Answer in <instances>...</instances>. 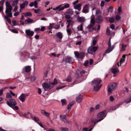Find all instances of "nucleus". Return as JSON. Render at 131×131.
<instances>
[{
	"instance_id": "f257e3e1",
	"label": "nucleus",
	"mask_w": 131,
	"mask_h": 131,
	"mask_svg": "<svg viewBox=\"0 0 131 131\" xmlns=\"http://www.w3.org/2000/svg\"><path fill=\"white\" fill-rule=\"evenodd\" d=\"M94 15H92L91 17V24L89 25L88 27L89 29H91L92 30H99L100 27V25H96L95 24V21L94 18H93Z\"/></svg>"
},
{
	"instance_id": "f03ea898",
	"label": "nucleus",
	"mask_w": 131,
	"mask_h": 131,
	"mask_svg": "<svg viewBox=\"0 0 131 131\" xmlns=\"http://www.w3.org/2000/svg\"><path fill=\"white\" fill-rule=\"evenodd\" d=\"M101 80L98 79H94L92 82V84L94 87L93 90L95 91H98L99 90L102 85L100 84Z\"/></svg>"
},
{
	"instance_id": "7ed1b4c3",
	"label": "nucleus",
	"mask_w": 131,
	"mask_h": 131,
	"mask_svg": "<svg viewBox=\"0 0 131 131\" xmlns=\"http://www.w3.org/2000/svg\"><path fill=\"white\" fill-rule=\"evenodd\" d=\"M6 10L5 13L7 17H11L12 16V7L10 4L8 2H6Z\"/></svg>"
},
{
	"instance_id": "20e7f679",
	"label": "nucleus",
	"mask_w": 131,
	"mask_h": 131,
	"mask_svg": "<svg viewBox=\"0 0 131 131\" xmlns=\"http://www.w3.org/2000/svg\"><path fill=\"white\" fill-rule=\"evenodd\" d=\"M57 83V80L54 79V82L53 83L49 82L48 84L47 83H44L42 84V87L46 91V89H51L52 88L53 86L56 84Z\"/></svg>"
},
{
	"instance_id": "39448f33",
	"label": "nucleus",
	"mask_w": 131,
	"mask_h": 131,
	"mask_svg": "<svg viewBox=\"0 0 131 131\" xmlns=\"http://www.w3.org/2000/svg\"><path fill=\"white\" fill-rule=\"evenodd\" d=\"M117 83H111L108 85V91L109 93H110L112 91L114 90L117 86Z\"/></svg>"
},
{
	"instance_id": "423d86ee",
	"label": "nucleus",
	"mask_w": 131,
	"mask_h": 131,
	"mask_svg": "<svg viewBox=\"0 0 131 131\" xmlns=\"http://www.w3.org/2000/svg\"><path fill=\"white\" fill-rule=\"evenodd\" d=\"M111 38H110L108 42V47L107 49L106 50L105 52V53H109L111 52L112 51L115 47V46L114 45H113L112 46H111Z\"/></svg>"
},
{
	"instance_id": "0eeeda50",
	"label": "nucleus",
	"mask_w": 131,
	"mask_h": 131,
	"mask_svg": "<svg viewBox=\"0 0 131 131\" xmlns=\"http://www.w3.org/2000/svg\"><path fill=\"white\" fill-rule=\"evenodd\" d=\"M97 49V46L93 47L91 46L89 47L88 50V53L93 54L96 51Z\"/></svg>"
},
{
	"instance_id": "6e6552de",
	"label": "nucleus",
	"mask_w": 131,
	"mask_h": 131,
	"mask_svg": "<svg viewBox=\"0 0 131 131\" xmlns=\"http://www.w3.org/2000/svg\"><path fill=\"white\" fill-rule=\"evenodd\" d=\"M74 54L75 57L77 59H81L84 57L85 53L84 52H81L79 53L78 52L74 51Z\"/></svg>"
},
{
	"instance_id": "1a4fd4ad",
	"label": "nucleus",
	"mask_w": 131,
	"mask_h": 131,
	"mask_svg": "<svg viewBox=\"0 0 131 131\" xmlns=\"http://www.w3.org/2000/svg\"><path fill=\"white\" fill-rule=\"evenodd\" d=\"M91 7V6L89 4H85L82 9L83 12L85 13H88L89 8Z\"/></svg>"
},
{
	"instance_id": "9d476101",
	"label": "nucleus",
	"mask_w": 131,
	"mask_h": 131,
	"mask_svg": "<svg viewBox=\"0 0 131 131\" xmlns=\"http://www.w3.org/2000/svg\"><path fill=\"white\" fill-rule=\"evenodd\" d=\"M131 102V97L129 99H128L127 100L123 102H122L119 104L116 105V106L113 107L112 108V109L113 110H115L117 108H118L121 105H122L124 103L126 104H128L130 102Z\"/></svg>"
},
{
	"instance_id": "9b49d317",
	"label": "nucleus",
	"mask_w": 131,
	"mask_h": 131,
	"mask_svg": "<svg viewBox=\"0 0 131 131\" xmlns=\"http://www.w3.org/2000/svg\"><path fill=\"white\" fill-rule=\"evenodd\" d=\"M28 96V95L27 94L22 93L19 97V98L21 101L23 102L25 101L26 98Z\"/></svg>"
},
{
	"instance_id": "f8f14e48",
	"label": "nucleus",
	"mask_w": 131,
	"mask_h": 131,
	"mask_svg": "<svg viewBox=\"0 0 131 131\" xmlns=\"http://www.w3.org/2000/svg\"><path fill=\"white\" fill-rule=\"evenodd\" d=\"M25 33L27 36H28L30 38H31V37L34 34V32L31 31L30 29H27L25 30Z\"/></svg>"
},
{
	"instance_id": "ddd939ff",
	"label": "nucleus",
	"mask_w": 131,
	"mask_h": 131,
	"mask_svg": "<svg viewBox=\"0 0 131 131\" xmlns=\"http://www.w3.org/2000/svg\"><path fill=\"white\" fill-rule=\"evenodd\" d=\"M105 112L106 111H104L99 113L98 114V117L104 119L106 116V115H105Z\"/></svg>"
},
{
	"instance_id": "4468645a",
	"label": "nucleus",
	"mask_w": 131,
	"mask_h": 131,
	"mask_svg": "<svg viewBox=\"0 0 131 131\" xmlns=\"http://www.w3.org/2000/svg\"><path fill=\"white\" fill-rule=\"evenodd\" d=\"M60 117L61 120L66 124L69 123V122L67 121L66 118V116L65 115H61L60 116Z\"/></svg>"
},
{
	"instance_id": "2eb2a0df",
	"label": "nucleus",
	"mask_w": 131,
	"mask_h": 131,
	"mask_svg": "<svg viewBox=\"0 0 131 131\" xmlns=\"http://www.w3.org/2000/svg\"><path fill=\"white\" fill-rule=\"evenodd\" d=\"M7 105L9 107L12 108L14 110H18L19 109L18 107L17 106H13V105H11L9 101H7L6 102Z\"/></svg>"
},
{
	"instance_id": "dca6fc26",
	"label": "nucleus",
	"mask_w": 131,
	"mask_h": 131,
	"mask_svg": "<svg viewBox=\"0 0 131 131\" xmlns=\"http://www.w3.org/2000/svg\"><path fill=\"white\" fill-rule=\"evenodd\" d=\"M82 5V4H78L74 6V8L75 9L78 10L79 11H80L81 9V7Z\"/></svg>"
},
{
	"instance_id": "f3484780",
	"label": "nucleus",
	"mask_w": 131,
	"mask_h": 131,
	"mask_svg": "<svg viewBox=\"0 0 131 131\" xmlns=\"http://www.w3.org/2000/svg\"><path fill=\"white\" fill-rule=\"evenodd\" d=\"M29 5L31 7H32L33 6H34L35 8H37L38 7V3L36 1H35L34 2H32L31 3L29 4Z\"/></svg>"
},
{
	"instance_id": "a211bd4d",
	"label": "nucleus",
	"mask_w": 131,
	"mask_h": 131,
	"mask_svg": "<svg viewBox=\"0 0 131 131\" xmlns=\"http://www.w3.org/2000/svg\"><path fill=\"white\" fill-rule=\"evenodd\" d=\"M126 55L124 54L122 58L121 59L119 62L120 66H121L122 64L124 62L125 60V58Z\"/></svg>"
},
{
	"instance_id": "6ab92c4d",
	"label": "nucleus",
	"mask_w": 131,
	"mask_h": 131,
	"mask_svg": "<svg viewBox=\"0 0 131 131\" xmlns=\"http://www.w3.org/2000/svg\"><path fill=\"white\" fill-rule=\"evenodd\" d=\"M65 61L67 62L70 63H72L73 61V59L69 57H67L66 58Z\"/></svg>"
},
{
	"instance_id": "aec40b11",
	"label": "nucleus",
	"mask_w": 131,
	"mask_h": 131,
	"mask_svg": "<svg viewBox=\"0 0 131 131\" xmlns=\"http://www.w3.org/2000/svg\"><path fill=\"white\" fill-rule=\"evenodd\" d=\"M9 101V102L10 104L12 106L16 105L17 104L15 100L13 99H10Z\"/></svg>"
},
{
	"instance_id": "412c9836",
	"label": "nucleus",
	"mask_w": 131,
	"mask_h": 131,
	"mask_svg": "<svg viewBox=\"0 0 131 131\" xmlns=\"http://www.w3.org/2000/svg\"><path fill=\"white\" fill-rule=\"evenodd\" d=\"M112 72V73L115 74L117 72H118L119 70L116 67H114L112 68L111 69Z\"/></svg>"
},
{
	"instance_id": "4be33fe9",
	"label": "nucleus",
	"mask_w": 131,
	"mask_h": 131,
	"mask_svg": "<svg viewBox=\"0 0 131 131\" xmlns=\"http://www.w3.org/2000/svg\"><path fill=\"white\" fill-rule=\"evenodd\" d=\"M70 7L69 5L67 4H65L64 6L61 7L59 9V11H61L63 10L64 8H69Z\"/></svg>"
},
{
	"instance_id": "5701e85b",
	"label": "nucleus",
	"mask_w": 131,
	"mask_h": 131,
	"mask_svg": "<svg viewBox=\"0 0 131 131\" xmlns=\"http://www.w3.org/2000/svg\"><path fill=\"white\" fill-rule=\"evenodd\" d=\"M56 35L60 39H61L62 38L63 34L61 32H58L56 34Z\"/></svg>"
},
{
	"instance_id": "b1692460",
	"label": "nucleus",
	"mask_w": 131,
	"mask_h": 131,
	"mask_svg": "<svg viewBox=\"0 0 131 131\" xmlns=\"http://www.w3.org/2000/svg\"><path fill=\"white\" fill-rule=\"evenodd\" d=\"M96 21L97 22L99 23L102 21V18L101 15L96 16Z\"/></svg>"
},
{
	"instance_id": "393cba45",
	"label": "nucleus",
	"mask_w": 131,
	"mask_h": 131,
	"mask_svg": "<svg viewBox=\"0 0 131 131\" xmlns=\"http://www.w3.org/2000/svg\"><path fill=\"white\" fill-rule=\"evenodd\" d=\"M82 96L80 95L77 97L76 101L78 102H80L82 101Z\"/></svg>"
},
{
	"instance_id": "a878e982",
	"label": "nucleus",
	"mask_w": 131,
	"mask_h": 131,
	"mask_svg": "<svg viewBox=\"0 0 131 131\" xmlns=\"http://www.w3.org/2000/svg\"><path fill=\"white\" fill-rule=\"evenodd\" d=\"M78 20L81 22H83L85 20V18L84 17H79L78 18Z\"/></svg>"
},
{
	"instance_id": "bb28decb",
	"label": "nucleus",
	"mask_w": 131,
	"mask_h": 131,
	"mask_svg": "<svg viewBox=\"0 0 131 131\" xmlns=\"http://www.w3.org/2000/svg\"><path fill=\"white\" fill-rule=\"evenodd\" d=\"M25 71L26 72H29L31 70V67L30 66H26L24 68Z\"/></svg>"
},
{
	"instance_id": "cd10ccee",
	"label": "nucleus",
	"mask_w": 131,
	"mask_h": 131,
	"mask_svg": "<svg viewBox=\"0 0 131 131\" xmlns=\"http://www.w3.org/2000/svg\"><path fill=\"white\" fill-rule=\"evenodd\" d=\"M25 22L27 23V24H28L29 23H34L33 20L30 18H28L27 19L25 20Z\"/></svg>"
},
{
	"instance_id": "c85d7f7f",
	"label": "nucleus",
	"mask_w": 131,
	"mask_h": 131,
	"mask_svg": "<svg viewBox=\"0 0 131 131\" xmlns=\"http://www.w3.org/2000/svg\"><path fill=\"white\" fill-rule=\"evenodd\" d=\"M73 11L71 9H68L66 12V14H68L70 15H72L73 14Z\"/></svg>"
},
{
	"instance_id": "c756f323",
	"label": "nucleus",
	"mask_w": 131,
	"mask_h": 131,
	"mask_svg": "<svg viewBox=\"0 0 131 131\" xmlns=\"http://www.w3.org/2000/svg\"><path fill=\"white\" fill-rule=\"evenodd\" d=\"M96 16H98L101 15V12L99 9H96Z\"/></svg>"
},
{
	"instance_id": "7c9ffc66",
	"label": "nucleus",
	"mask_w": 131,
	"mask_h": 131,
	"mask_svg": "<svg viewBox=\"0 0 131 131\" xmlns=\"http://www.w3.org/2000/svg\"><path fill=\"white\" fill-rule=\"evenodd\" d=\"M63 5L62 4L60 5L57 6L56 7L53 8V9L54 10H56L58 9L59 10V9L60 7L62 6Z\"/></svg>"
},
{
	"instance_id": "2f4dec72",
	"label": "nucleus",
	"mask_w": 131,
	"mask_h": 131,
	"mask_svg": "<svg viewBox=\"0 0 131 131\" xmlns=\"http://www.w3.org/2000/svg\"><path fill=\"white\" fill-rule=\"evenodd\" d=\"M127 46V45H125L124 44L122 45V47L121 48L122 51H125L126 50L125 48Z\"/></svg>"
},
{
	"instance_id": "473e14b6",
	"label": "nucleus",
	"mask_w": 131,
	"mask_h": 131,
	"mask_svg": "<svg viewBox=\"0 0 131 131\" xmlns=\"http://www.w3.org/2000/svg\"><path fill=\"white\" fill-rule=\"evenodd\" d=\"M18 2V0H16L14 1L13 3L12 4V5L13 6H16Z\"/></svg>"
},
{
	"instance_id": "72a5a7b5",
	"label": "nucleus",
	"mask_w": 131,
	"mask_h": 131,
	"mask_svg": "<svg viewBox=\"0 0 131 131\" xmlns=\"http://www.w3.org/2000/svg\"><path fill=\"white\" fill-rule=\"evenodd\" d=\"M74 103L73 102H72L70 103L68 106L67 109L68 110H69L72 106L74 104Z\"/></svg>"
},
{
	"instance_id": "f704fd0d",
	"label": "nucleus",
	"mask_w": 131,
	"mask_h": 131,
	"mask_svg": "<svg viewBox=\"0 0 131 131\" xmlns=\"http://www.w3.org/2000/svg\"><path fill=\"white\" fill-rule=\"evenodd\" d=\"M33 10H34V12L36 14L40 13L41 12V10L39 9H34Z\"/></svg>"
},
{
	"instance_id": "c9c22d12",
	"label": "nucleus",
	"mask_w": 131,
	"mask_h": 131,
	"mask_svg": "<svg viewBox=\"0 0 131 131\" xmlns=\"http://www.w3.org/2000/svg\"><path fill=\"white\" fill-rule=\"evenodd\" d=\"M67 31L69 36L72 33V31L70 29H67Z\"/></svg>"
},
{
	"instance_id": "e433bc0d",
	"label": "nucleus",
	"mask_w": 131,
	"mask_h": 131,
	"mask_svg": "<svg viewBox=\"0 0 131 131\" xmlns=\"http://www.w3.org/2000/svg\"><path fill=\"white\" fill-rule=\"evenodd\" d=\"M62 105L64 106L66 104V101L65 99H62L61 100Z\"/></svg>"
},
{
	"instance_id": "4c0bfd02",
	"label": "nucleus",
	"mask_w": 131,
	"mask_h": 131,
	"mask_svg": "<svg viewBox=\"0 0 131 131\" xmlns=\"http://www.w3.org/2000/svg\"><path fill=\"white\" fill-rule=\"evenodd\" d=\"M96 37H94L92 38L93 39V41H92V44H93V45L94 46L95 45L96 43V40H94V38H96Z\"/></svg>"
},
{
	"instance_id": "58836bf2",
	"label": "nucleus",
	"mask_w": 131,
	"mask_h": 131,
	"mask_svg": "<svg viewBox=\"0 0 131 131\" xmlns=\"http://www.w3.org/2000/svg\"><path fill=\"white\" fill-rule=\"evenodd\" d=\"M10 30L11 31H12V32L14 33H16V34H17L18 33V31L17 30H16L15 29H10Z\"/></svg>"
},
{
	"instance_id": "ea45409f",
	"label": "nucleus",
	"mask_w": 131,
	"mask_h": 131,
	"mask_svg": "<svg viewBox=\"0 0 131 131\" xmlns=\"http://www.w3.org/2000/svg\"><path fill=\"white\" fill-rule=\"evenodd\" d=\"M61 129L62 131H68V129L67 127H61Z\"/></svg>"
},
{
	"instance_id": "a19ab883",
	"label": "nucleus",
	"mask_w": 131,
	"mask_h": 131,
	"mask_svg": "<svg viewBox=\"0 0 131 131\" xmlns=\"http://www.w3.org/2000/svg\"><path fill=\"white\" fill-rule=\"evenodd\" d=\"M71 77L70 76H68L67 79L66 80V81L67 82H70L71 81Z\"/></svg>"
},
{
	"instance_id": "79ce46f5",
	"label": "nucleus",
	"mask_w": 131,
	"mask_h": 131,
	"mask_svg": "<svg viewBox=\"0 0 131 131\" xmlns=\"http://www.w3.org/2000/svg\"><path fill=\"white\" fill-rule=\"evenodd\" d=\"M26 16H31L32 14L31 13L28 12L24 14Z\"/></svg>"
},
{
	"instance_id": "37998d69",
	"label": "nucleus",
	"mask_w": 131,
	"mask_h": 131,
	"mask_svg": "<svg viewBox=\"0 0 131 131\" xmlns=\"http://www.w3.org/2000/svg\"><path fill=\"white\" fill-rule=\"evenodd\" d=\"M6 97L7 98H11L12 96L10 93H7L6 94Z\"/></svg>"
},
{
	"instance_id": "c03bdc74",
	"label": "nucleus",
	"mask_w": 131,
	"mask_h": 131,
	"mask_svg": "<svg viewBox=\"0 0 131 131\" xmlns=\"http://www.w3.org/2000/svg\"><path fill=\"white\" fill-rule=\"evenodd\" d=\"M114 21V19L113 17H111L109 19V21L111 23H113Z\"/></svg>"
},
{
	"instance_id": "a18cd8bd",
	"label": "nucleus",
	"mask_w": 131,
	"mask_h": 131,
	"mask_svg": "<svg viewBox=\"0 0 131 131\" xmlns=\"http://www.w3.org/2000/svg\"><path fill=\"white\" fill-rule=\"evenodd\" d=\"M53 25L50 24L48 27V29L49 30H51L52 28Z\"/></svg>"
},
{
	"instance_id": "49530a36",
	"label": "nucleus",
	"mask_w": 131,
	"mask_h": 131,
	"mask_svg": "<svg viewBox=\"0 0 131 131\" xmlns=\"http://www.w3.org/2000/svg\"><path fill=\"white\" fill-rule=\"evenodd\" d=\"M78 0H76L74 1L73 3L72 4L74 6L76 5L77 4V3H78Z\"/></svg>"
},
{
	"instance_id": "de8ad7c7",
	"label": "nucleus",
	"mask_w": 131,
	"mask_h": 131,
	"mask_svg": "<svg viewBox=\"0 0 131 131\" xmlns=\"http://www.w3.org/2000/svg\"><path fill=\"white\" fill-rule=\"evenodd\" d=\"M73 23H74V22L71 20H70L69 21L68 23L69 24H70V25L72 26L73 25Z\"/></svg>"
},
{
	"instance_id": "09e8293b",
	"label": "nucleus",
	"mask_w": 131,
	"mask_h": 131,
	"mask_svg": "<svg viewBox=\"0 0 131 131\" xmlns=\"http://www.w3.org/2000/svg\"><path fill=\"white\" fill-rule=\"evenodd\" d=\"M26 115H27V114L26 113H24V114L21 113L19 114V116H23V117H25L26 116Z\"/></svg>"
},
{
	"instance_id": "8fccbe9b",
	"label": "nucleus",
	"mask_w": 131,
	"mask_h": 131,
	"mask_svg": "<svg viewBox=\"0 0 131 131\" xmlns=\"http://www.w3.org/2000/svg\"><path fill=\"white\" fill-rule=\"evenodd\" d=\"M60 28V25H56L53 28L56 29H58Z\"/></svg>"
},
{
	"instance_id": "3c124183",
	"label": "nucleus",
	"mask_w": 131,
	"mask_h": 131,
	"mask_svg": "<svg viewBox=\"0 0 131 131\" xmlns=\"http://www.w3.org/2000/svg\"><path fill=\"white\" fill-rule=\"evenodd\" d=\"M65 18L67 19L70 18V15L68 14H66L65 16Z\"/></svg>"
},
{
	"instance_id": "603ef678",
	"label": "nucleus",
	"mask_w": 131,
	"mask_h": 131,
	"mask_svg": "<svg viewBox=\"0 0 131 131\" xmlns=\"http://www.w3.org/2000/svg\"><path fill=\"white\" fill-rule=\"evenodd\" d=\"M23 4L25 6H27L28 5V2L27 1H25L24 2Z\"/></svg>"
},
{
	"instance_id": "864d4df0",
	"label": "nucleus",
	"mask_w": 131,
	"mask_h": 131,
	"mask_svg": "<svg viewBox=\"0 0 131 131\" xmlns=\"http://www.w3.org/2000/svg\"><path fill=\"white\" fill-rule=\"evenodd\" d=\"M25 6L22 3V4H20V8L23 9L25 8Z\"/></svg>"
},
{
	"instance_id": "5fc2aeb1",
	"label": "nucleus",
	"mask_w": 131,
	"mask_h": 131,
	"mask_svg": "<svg viewBox=\"0 0 131 131\" xmlns=\"http://www.w3.org/2000/svg\"><path fill=\"white\" fill-rule=\"evenodd\" d=\"M106 33L108 35H110V31L108 28H107L106 29Z\"/></svg>"
},
{
	"instance_id": "6e6d98bb",
	"label": "nucleus",
	"mask_w": 131,
	"mask_h": 131,
	"mask_svg": "<svg viewBox=\"0 0 131 131\" xmlns=\"http://www.w3.org/2000/svg\"><path fill=\"white\" fill-rule=\"evenodd\" d=\"M12 23L13 24V25L14 26H15L16 25V22L15 20H13Z\"/></svg>"
},
{
	"instance_id": "4d7b16f0",
	"label": "nucleus",
	"mask_w": 131,
	"mask_h": 131,
	"mask_svg": "<svg viewBox=\"0 0 131 131\" xmlns=\"http://www.w3.org/2000/svg\"><path fill=\"white\" fill-rule=\"evenodd\" d=\"M19 14V12H15L14 14V16H17Z\"/></svg>"
},
{
	"instance_id": "13d9d810",
	"label": "nucleus",
	"mask_w": 131,
	"mask_h": 131,
	"mask_svg": "<svg viewBox=\"0 0 131 131\" xmlns=\"http://www.w3.org/2000/svg\"><path fill=\"white\" fill-rule=\"evenodd\" d=\"M33 119L34 121L37 122V121L39 120L38 118L37 117H34V118H33Z\"/></svg>"
},
{
	"instance_id": "bf43d9fd",
	"label": "nucleus",
	"mask_w": 131,
	"mask_h": 131,
	"mask_svg": "<svg viewBox=\"0 0 131 131\" xmlns=\"http://www.w3.org/2000/svg\"><path fill=\"white\" fill-rule=\"evenodd\" d=\"M64 86H60L59 87H57L56 88V89L57 90H58L59 89H62L63 88H64Z\"/></svg>"
},
{
	"instance_id": "052dcab7",
	"label": "nucleus",
	"mask_w": 131,
	"mask_h": 131,
	"mask_svg": "<svg viewBox=\"0 0 131 131\" xmlns=\"http://www.w3.org/2000/svg\"><path fill=\"white\" fill-rule=\"evenodd\" d=\"M108 9H109L111 10L110 11L111 12V13L113 11V7L112 6H110Z\"/></svg>"
},
{
	"instance_id": "680f3d73",
	"label": "nucleus",
	"mask_w": 131,
	"mask_h": 131,
	"mask_svg": "<svg viewBox=\"0 0 131 131\" xmlns=\"http://www.w3.org/2000/svg\"><path fill=\"white\" fill-rule=\"evenodd\" d=\"M41 114L43 115L44 116V114H45V113H46V112L43 110H41Z\"/></svg>"
},
{
	"instance_id": "e2e57ef3",
	"label": "nucleus",
	"mask_w": 131,
	"mask_h": 131,
	"mask_svg": "<svg viewBox=\"0 0 131 131\" xmlns=\"http://www.w3.org/2000/svg\"><path fill=\"white\" fill-rule=\"evenodd\" d=\"M120 16L118 15H116V20H119L120 18Z\"/></svg>"
},
{
	"instance_id": "0e129e2a",
	"label": "nucleus",
	"mask_w": 131,
	"mask_h": 131,
	"mask_svg": "<svg viewBox=\"0 0 131 131\" xmlns=\"http://www.w3.org/2000/svg\"><path fill=\"white\" fill-rule=\"evenodd\" d=\"M110 28L112 29H114L115 28V27L114 25L112 24L110 26Z\"/></svg>"
},
{
	"instance_id": "69168bd1",
	"label": "nucleus",
	"mask_w": 131,
	"mask_h": 131,
	"mask_svg": "<svg viewBox=\"0 0 131 131\" xmlns=\"http://www.w3.org/2000/svg\"><path fill=\"white\" fill-rule=\"evenodd\" d=\"M105 2L104 1H102L101 2V7L103 6L104 5Z\"/></svg>"
},
{
	"instance_id": "338daca9",
	"label": "nucleus",
	"mask_w": 131,
	"mask_h": 131,
	"mask_svg": "<svg viewBox=\"0 0 131 131\" xmlns=\"http://www.w3.org/2000/svg\"><path fill=\"white\" fill-rule=\"evenodd\" d=\"M81 41H78L76 43V45H80L81 44Z\"/></svg>"
},
{
	"instance_id": "774afa93",
	"label": "nucleus",
	"mask_w": 131,
	"mask_h": 131,
	"mask_svg": "<svg viewBox=\"0 0 131 131\" xmlns=\"http://www.w3.org/2000/svg\"><path fill=\"white\" fill-rule=\"evenodd\" d=\"M121 11H122L121 7H119L118 8V12L119 13H120L121 12Z\"/></svg>"
}]
</instances>
